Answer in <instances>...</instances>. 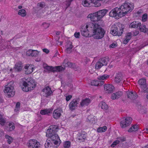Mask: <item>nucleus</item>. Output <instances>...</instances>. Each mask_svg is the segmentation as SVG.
<instances>
[{
    "instance_id": "f257e3e1",
    "label": "nucleus",
    "mask_w": 148,
    "mask_h": 148,
    "mask_svg": "<svg viewBox=\"0 0 148 148\" xmlns=\"http://www.w3.org/2000/svg\"><path fill=\"white\" fill-rule=\"evenodd\" d=\"M89 26V29L91 32V35L94 38L98 39H101L104 36L105 32L101 27L103 26L102 24H90Z\"/></svg>"
},
{
    "instance_id": "f03ea898",
    "label": "nucleus",
    "mask_w": 148,
    "mask_h": 148,
    "mask_svg": "<svg viewBox=\"0 0 148 148\" xmlns=\"http://www.w3.org/2000/svg\"><path fill=\"white\" fill-rule=\"evenodd\" d=\"M58 127L57 125H51L49 127L46 132V136L47 137H50V139L52 140L55 144L58 143V140H59L60 142L61 141L59 137L56 133L58 131Z\"/></svg>"
},
{
    "instance_id": "7ed1b4c3",
    "label": "nucleus",
    "mask_w": 148,
    "mask_h": 148,
    "mask_svg": "<svg viewBox=\"0 0 148 148\" xmlns=\"http://www.w3.org/2000/svg\"><path fill=\"white\" fill-rule=\"evenodd\" d=\"M36 83L32 78H29L23 83L22 90L25 92H28L32 90L36 86Z\"/></svg>"
},
{
    "instance_id": "20e7f679",
    "label": "nucleus",
    "mask_w": 148,
    "mask_h": 148,
    "mask_svg": "<svg viewBox=\"0 0 148 148\" xmlns=\"http://www.w3.org/2000/svg\"><path fill=\"white\" fill-rule=\"evenodd\" d=\"M134 7V5L133 3L126 2L121 5L119 9L122 15H123V16L127 14L128 12H131L133 9Z\"/></svg>"
},
{
    "instance_id": "39448f33",
    "label": "nucleus",
    "mask_w": 148,
    "mask_h": 148,
    "mask_svg": "<svg viewBox=\"0 0 148 148\" xmlns=\"http://www.w3.org/2000/svg\"><path fill=\"white\" fill-rule=\"evenodd\" d=\"M124 26L121 24H114L111 28V33L114 36H121L123 32Z\"/></svg>"
},
{
    "instance_id": "423d86ee",
    "label": "nucleus",
    "mask_w": 148,
    "mask_h": 148,
    "mask_svg": "<svg viewBox=\"0 0 148 148\" xmlns=\"http://www.w3.org/2000/svg\"><path fill=\"white\" fill-rule=\"evenodd\" d=\"M110 16L114 17L116 19H118L119 17H123L119 8H114L109 12Z\"/></svg>"
},
{
    "instance_id": "0eeeda50",
    "label": "nucleus",
    "mask_w": 148,
    "mask_h": 148,
    "mask_svg": "<svg viewBox=\"0 0 148 148\" xmlns=\"http://www.w3.org/2000/svg\"><path fill=\"white\" fill-rule=\"evenodd\" d=\"M87 17L88 18H90V20L93 22V23H90L92 24H101L100 22L102 21L99 18V16L96 12L89 14L88 15Z\"/></svg>"
},
{
    "instance_id": "6e6552de",
    "label": "nucleus",
    "mask_w": 148,
    "mask_h": 148,
    "mask_svg": "<svg viewBox=\"0 0 148 148\" xmlns=\"http://www.w3.org/2000/svg\"><path fill=\"white\" fill-rule=\"evenodd\" d=\"M108 57L107 56L103 57L99 59L95 64V67L96 69H100L103 66H106L107 64Z\"/></svg>"
},
{
    "instance_id": "1a4fd4ad",
    "label": "nucleus",
    "mask_w": 148,
    "mask_h": 148,
    "mask_svg": "<svg viewBox=\"0 0 148 148\" xmlns=\"http://www.w3.org/2000/svg\"><path fill=\"white\" fill-rule=\"evenodd\" d=\"M5 89L4 90V92L6 93V95L8 97H13L15 94V91L14 90V87L12 86H8L6 85Z\"/></svg>"
},
{
    "instance_id": "9d476101",
    "label": "nucleus",
    "mask_w": 148,
    "mask_h": 148,
    "mask_svg": "<svg viewBox=\"0 0 148 148\" xmlns=\"http://www.w3.org/2000/svg\"><path fill=\"white\" fill-rule=\"evenodd\" d=\"M54 141H53L52 139H51V140H50L47 139L45 145V148H57L60 143L61 141L60 142L59 140H58V144H55L53 142Z\"/></svg>"
},
{
    "instance_id": "9b49d317",
    "label": "nucleus",
    "mask_w": 148,
    "mask_h": 148,
    "mask_svg": "<svg viewBox=\"0 0 148 148\" xmlns=\"http://www.w3.org/2000/svg\"><path fill=\"white\" fill-rule=\"evenodd\" d=\"M91 23H88L86 26V28L87 29V30L85 29L82 28L81 30V34L86 37H90L92 36V34L91 35V32L89 29V26L90 25Z\"/></svg>"
},
{
    "instance_id": "f8f14e48",
    "label": "nucleus",
    "mask_w": 148,
    "mask_h": 148,
    "mask_svg": "<svg viewBox=\"0 0 148 148\" xmlns=\"http://www.w3.org/2000/svg\"><path fill=\"white\" fill-rule=\"evenodd\" d=\"M132 118L130 117H127L125 119L122 120L120 122V125L122 128H125L129 126L131 123Z\"/></svg>"
},
{
    "instance_id": "ddd939ff",
    "label": "nucleus",
    "mask_w": 148,
    "mask_h": 148,
    "mask_svg": "<svg viewBox=\"0 0 148 148\" xmlns=\"http://www.w3.org/2000/svg\"><path fill=\"white\" fill-rule=\"evenodd\" d=\"M27 145L29 148H39L40 147L39 143L35 139L30 140L27 142Z\"/></svg>"
},
{
    "instance_id": "4468645a",
    "label": "nucleus",
    "mask_w": 148,
    "mask_h": 148,
    "mask_svg": "<svg viewBox=\"0 0 148 148\" xmlns=\"http://www.w3.org/2000/svg\"><path fill=\"white\" fill-rule=\"evenodd\" d=\"M79 99H74L69 103V109L72 111L75 110L77 107Z\"/></svg>"
},
{
    "instance_id": "2eb2a0df",
    "label": "nucleus",
    "mask_w": 148,
    "mask_h": 148,
    "mask_svg": "<svg viewBox=\"0 0 148 148\" xmlns=\"http://www.w3.org/2000/svg\"><path fill=\"white\" fill-rule=\"evenodd\" d=\"M62 112L61 108H58L54 110L53 113V116L54 118L58 119L61 115V113Z\"/></svg>"
},
{
    "instance_id": "dca6fc26",
    "label": "nucleus",
    "mask_w": 148,
    "mask_h": 148,
    "mask_svg": "<svg viewBox=\"0 0 148 148\" xmlns=\"http://www.w3.org/2000/svg\"><path fill=\"white\" fill-rule=\"evenodd\" d=\"M77 141L78 140L80 142L84 141L86 139V135L83 133H79L78 134Z\"/></svg>"
},
{
    "instance_id": "f3484780",
    "label": "nucleus",
    "mask_w": 148,
    "mask_h": 148,
    "mask_svg": "<svg viewBox=\"0 0 148 148\" xmlns=\"http://www.w3.org/2000/svg\"><path fill=\"white\" fill-rule=\"evenodd\" d=\"M123 92L121 91H119L115 93H113L111 95V99L113 100L117 99L123 95Z\"/></svg>"
},
{
    "instance_id": "a211bd4d",
    "label": "nucleus",
    "mask_w": 148,
    "mask_h": 148,
    "mask_svg": "<svg viewBox=\"0 0 148 148\" xmlns=\"http://www.w3.org/2000/svg\"><path fill=\"white\" fill-rule=\"evenodd\" d=\"M108 10L106 9H103L96 12L99 18L101 19L108 12Z\"/></svg>"
},
{
    "instance_id": "6ab92c4d",
    "label": "nucleus",
    "mask_w": 148,
    "mask_h": 148,
    "mask_svg": "<svg viewBox=\"0 0 148 148\" xmlns=\"http://www.w3.org/2000/svg\"><path fill=\"white\" fill-rule=\"evenodd\" d=\"M123 80L122 73L119 72L116 73L115 78V82L116 83H121L123 81Z\"/></svg>"
},
{
    "instance_id": "aec40b11",
    "label": "nucleus",
    "mask_w": 148,
    "mask_h": 148,
    "mask_svg": "<svg viewBox=\"0 0 148 148\" xmlns=\"http://www.w3.org/2000/svg\"><path fill=\"white\" fill-rule=\"evenodd\" d=\"M104 90L108 93H111L112 92L114 87L112 85L105 84L104 85Z\"/></svg>"
},
{
    "instance_id": "412c9836",
    "label": "nucleus",
    "mask_w": 148,
    "mask_h": 148,
    "mask_svg": "<svg viewBox=\"0 0 148 148\" xmlns=\"http://www.w3.org/2000/svg\"><path fill=\"white\" fill-rule=\"evenodd\" d=\"M42 92L45 93V96L46 97L50 96L52 93V92L51 88L49 86H47L42 89Z\"/></svg>"
},
{
    "instance_id": "4be33fe9",
    "label": "nucleus",
    "mask_w": 148,
    "mask_h": 148,
    "mask_svg": "<svg viewBox=\"0 0 148 148\" xmlns=\"http://www.w3.org/2000/svg\"><path fill=\"white\" fill-rule=\"evenodd\" d=\"M38 52L37 50H32L31 49H29L26 52V55L28 56H36L38 55Z\"/></svg>"
},
{
    "instance_id": "5701e85b",
    "label": "nucleus",
    "mask_w": 148,
    "mask_h": 148,
    "mask_svg": "<svg viewBox=\"0 0 148 148\" xmlns=\"http://www.w3.org/2000/svg\"><path fill=\"white\" fill-rule=\"evenodd\" d=\"M128 97L130 99L134 100L136 99L138 97V95L135 92L132 91L129 92L127 93Z\"/></svg>"
},
{
    "instance_id": "b1692460",
    "label": "nucleus",
    "mask_w": 148,
    "mask_h": 148,
    "mask_svg": "<svg viewBox=\"0 0 148 148\" xmlns=\"http://www.w3.org/2000/svg\"><path fill=\"white\" fill-rule=\"evenodd\" d=\"M66 51L67 53H70L71 51V49L73 47L72 45V42L70 41H68L67 42V44L66 46Z\"/></svg>"
},
{
    "instance_id": "393cba45",
    "label": "nucleus",
    "mask_w": 148,
    "mask_h": 148,
    "mask_svg": "<svg viewBox=\"0 0 148 148\" xmlns=\"http://www.w3.org/2000/svg\"><path fill=\"white\" fill-rule=\"evenodd\" d=\"M141 23L138 21H134L131 23L129 27L132 28H137L138 27H140L141 26Z\"/></svg>"
},
{
    "instance_id": "a878e982",
    "label": "nucleus",
    "mask_w": 148,
    "mask_h": 148,
    "mask_svg": "<svg viewBox=\"0 0 148 148\" xmlns=\"http://www.w3.org/2000/svg\"><path fill=\"white\" fill-rule=\"evenodd\" d=\"M52 110L51 109H45L41 110L40 113L42 115L47 114L49 115L52 113Z\"/></svg>"
},
{
    "instance_id": "bb28decb",
    "label": "nucleus",
    "mask_w": 148,
    "mask_h": 148,
    "mask_svg": "<svg viewBox=\"0 0 148 148\" xmlns=\"http://www.w3.org/2000/svg\"><path fill=\"white\" fill-rule=\"evenodd\" d=\"M96 117L92 115L88 116L87 118V121L90 123H95L96 121Z\"/></svg>"
},
{
    "instance_id": "cd10ccee",
    "label": "nucleus",
    "mask_w": 148,
    "mask_h": 148,
    "mask_svg": "<svg viewBox=\"0 0 148 148\" xmlns=\"http://www.w3.org/2000/svg\"><path fill=\"white\" fill-rule=\"evenodd\" d=\"M138 83L140 86L141 88H145L147 87L146 84V80L145 79H139L138 81Z\"/></svg>"
},
{
    "instance_id": "c85d7f7f",
    "label": "nucleus",
    "mask_w": 148,
    "mask_h": 148,
    "mask_svg": "<svg viewBox=\"0 0 148 148\" xmlns=\"http://www.w3.org/2000/svg\"><path fill=\"white\" fill-rule=\"evenodd\" d=\"M90 101H91L90 99L86 98L82 100L80 103V105L82 106H88L90 103Z\"/></svg>"
},
{
    "instance_id": "c756f323",
    "label": "nucleus",
    "mask_w": 148,
    "mask_h": 148,
    "mask_svg": "<svg viewBox=\"0 0 148 148\" xmlns=\"http://www.w3.org/2000/svg\"><path fill=\"white\" fill-rule=\"evenodd\" d=\"M22 67V64L21 62H20L16 63L14 69L16 71L19 72L21 70Z\"/></svg>"
},
{
    "instance_id": "7c9ffc66",
    "label": "nucleus",
    "mask_w": 148,
    "mask_h": 148,
    "mask_svg": "<svg viewBox=\"0 0 148 148\" xmlns=\"http://www.w3.org/2000/svg\"><path fill=\"white\" fill-rule=\"evenodd\" d=\"M91 3V0H83L82 4L84 6L88 7L90 6Z\"/></svg>"
},
{
    "instance_id": "2f4dec72",
    "label": "nucleus",
    "mask_w": 148,
    "mask_h": 148,
    "mask_svg": "<svg viewBox=\"0 0 148 148\" xmlns=\"http://www.w3.org/2000/svg\"><path fill=\"white\" fill-rule=\"evenodd\" d=\"M138 125H134L131 127L128 130L129 132H136L138 130Z\"/></svg>"
},
{
    "instance_id": "473e14b6",
    "label": "nucleus",
    "mask_w": 148,
    "mask_h": 148,
    "mask_svg": "<svg viewBox=\"0 0 148 148\" xmlns=\"http://www.w3.org/2000/svg\"><path fill=\"white\" fill-rule=\"evenodd\" d=\"M132 35V34L131 32L127 33L125 36L126 38L124 41L125 44H126L128 42L131 38Z\"/></svg>"
},
{
    "instance_id": "72a5a7b5",
    "label": "nucleus",
    "mask_w": 148,
    "mask_h": 148,
    "mask_svg": "<svg viewBox=\"0 0 148 148\" xmlns=\"http://www.w3.org/2000/svg\"><path fill=\"white\" fill-rule=\"evenodd\" d=\"M99 106L101 107L102 109L106 110L108 109V107L106 103L104 102H101L99 104Z\"/></svg>"
},
{
    "instance_id": "f704fd0d",
    "label": "nucleus",
    "mask_w": 148,
    "mask_h": 148,
    "mask_svg": "<svg viewBox=\"0 0 148 148\" xmlns=\"http://www.w3.org/2000/svg\"><path fill=\"white\" fill-rule=\"evenodd\" d=\"M65 67H62V66H56L54 67L53 72H60L64 70L65 69Z\"/></svg>"
},
{
    "instance_id": "c9c22d12",
    "label": "nucleus",
    "mask_w": 148,
    "mask_h": 148,
    "mask_svg": "<svg viewBox=\"0 0 148 148\" xmlns=\"http://www.w3.org/2000/svg\"><path fill=\"white\" fill-rule=\"evenodd\" d=\"M139 30L141 32L145 33H147L148 31V29L146 28V26L144 25H142L141 27H139Z\"/></svg>"
},
{
    "instance_id": "e433bc0d",
    "label": "nucleus",
    "mask_w": 148,
    "mask_h": 148,
    "mask_svg": "<svg viewBox=\"0 0 148 148\" xmlns=\"http://www.w3.org/2000/svg\"><path fill=\"white\" fill-rule=\"evenodd\" d=\"M5 138L7 139V142L9 144H10L13 141V138L11 136H9L8 135H6L5 136Z\"/></svg>"
},
{
    "instance_id": "4c0bfd02",
    "label": "nucleus",
    "mask_w": 148,
    "mask_h": 148,
    "mask_svg": "<svg viewBox=\"0 0 148 148\" xmlns=\"http://www.w3.org/2000/svg\"><path fill=\"white\" fill-rule=\"evenodd\" d=\"M18 14L19 15H21L22 17H24L26 15V11L24 9L20 10L18 12Z\"/></svg>"
},
{
    "instance_id": "58836bf2",
    "label": "nucleus",
    "mask_w": 148,
    "mask_h": 148,
    "mask_svg": "<svg viewBox=\"0 0 148 148\" xmlns=\"http://www.w3.org/2000/svg\"><path fill=\"white\" fill-rule=\"evenodd\" d=\"M92 3H93L95 7H98L101 5V3L99 2L100 1L99 0H91Z\"/></svg>"
},
{
    "instance_id": "ea45409f",
    "label": "nucleus",
    "mask_w": 148,
    "mask_h": 148,
    "mask_svg": "<svg viewBox=\"0 0 148 148\" xmlns=\"http://www.w3.org/2000/svg\"><path fill=\"white\" fill-rule=\"evenodd\" d=\"M107 129V127L106 126H104L103 127L98 128L97 130V131L98 132H105Z\"/></svg>"
},
{
    "instance_id": "a19ab883",
    "label": "nucleus",
    "mask_w": 148,
    "mask_h": 148,
    "mask_svg": "<svg viewBox=\"0 0 148 148\" xmlns=\"http://www.w3.org/2000/svg\"><path fill=\"white\" fill-rule=\"evenodd\" d=\"M109 77V75H104L101 76H99L98 77V79L102 80L104 79H107Z\"/></svg>"
},
{
    "instance_id": "79ce46f5",
    "label": "nucleus",
    "mask_w": 148,
    "mask_h": 148,
    "mask_svg": "<svg viewBox=\"0 0 148 148\" xmlns=\"http://www.w3.org/2000/svg\"><path fill=\"white\" fill-rule=\"evenodd\" d=\"M8 127L10 129V131H12L14 130L15 128L14 123L12 122L8 124Z\"/></svg>"
},
{
    "instance_id": "37998d69",
    "label": "nucleus",
    "mask_w": 148,
    "mask_h": 148,
    "mask_svg": "<svg viewBox=\"0 0 148 148\" xmlns=\"http://www.w3.org/2000/svg\"><path fill=\"white\" fill-rule=\"evenodd\" d=\"M33 68H30L25 71V73L27 75L31 73L33 71Z\"/></svg>"
},
{
    "instance_id": "c03bdc74",
    "label": "nucleus",
    "mask_w": 148,
    "mask_h": 148,
    "mask_svg": "<svg viewBox=\"0 0 148 148\" xmlns=\"http://www.w3.org/2000/svg\"><path fill=\"white\" fill-rule=\"evenodd\" d=\"M91 85L92 86H99V81L95 80L92 81L91 82Z\"/></svg>"
},
{
    "instance_id": "a18cd8bd",
    "label": "nucleus",
    "mask_w": 148,
    "mask_h": 148,
    "mask_svg": "<svg viewBox=\"0 0 148 148\" xmlns=\"http://www.w3.org/2000/svg\"><path fill=\"white\" fill-rule=\"evenodd\" d=\"M71 143L70 141H66L64 144V147L65 148H68L70 146Z\"/></svg>"
},
{
    "instance_id": "49530a36",
    "label": "nucleus",
    "mask_w": 148,
    "mask_h": 148,
    "mask_svg": "<svg viewBox=\"0 0 148 148\" xmlns=\"http://www.w3.org/2000/svg\"><path fill=\"white\" fill-rule=\"evenodd\" d=\"M44 68L46 69L49 71H51L53 72V70H54V67L52 66H47Z\"/></svg>"
},
{
    "instance_id": "de8ad7c7",
    "label": "nucleus",
    "mask_w": 148,
    "mask_h": 148,
    "mask_svg": "<svg viewBox=\"0 0 148 148\" xmlns=\"http://www.w3.org/2000/svg\"><path fill=\"white\" fill-rule=\"evenodd\" d=\"M20 105V102H18L16 103V105L15 109L14 110L15 112H17L19 110Z\"/></svg>"
},
{
    "instance_id": "09e8293b",
    "label": "nucleus",
    "mask_w": 148,
    "mask_h": 148,
    "mask_svg": "<svg viewBox=\"0 0 148 148\" xmlns=\"http://www.w3.org/2000/svg\"><path fill=\"white\" fill-rule=\"evenodd\" d=\"M119 142L120 141L119 140H116L112 144L111 146L112 147H114L116 145L119 143Z\"/></svg>"
},
{
    "instance_id": "8fccbe9b",
    "label": "nucleus",
    "mask_w": 148,
    "mask_h": 148,
    "mask_svg": "<svg viewBox=\"0 0 148 148\" xmlns=\"http://www.w3.org/2000/svg\"><path fill=\"white\" fill-rule=\"evenodd\" d=\"M147 14H143L142 17V20L143 21H145L147 19Z\"/></svg>"
},
{
    "instance_id": "3c124183",
    "label": "nucleus",
    "mask_w": 148,
    "mask_h": 148,
    "mask_svg": "<svg viewBox=\"0 0 148 148\" xmlns=\"http://www.w3.org/2000/svg\"><path fill=\"white\" fill-rule=\"evenodd\" d=\"M6 120L4 118H2L0 120V124L2 125L3 126L4 125L5 123Z\"/></svg>"
},
{
    "instance_id": "603ef678",
    "label": "nucleus",
    "mask_w": 148,
    "mask_h": 148,
    "mask_svg": "<svg viewBox=\"0 0 148 148\" xmlns=\"http://www.w3.org/2000/svg\"><path fill=\"white\" fill-rule=\"evenodd\" d=\"M118 139L121 142L125 141L126 140V138L124 137H119L118 138Z\"/></svg>"
},
{
    "instance_id": "864d4df0",
    "label": "nucleus",
    "mask_w": 148,
    "mask_h": 148,
    "mask_svg": "<svg viewBox=\"0 0 148 148\" xmlns=\"http://www.w3.org/2000/svg\"><path fill=\"white\" fill-rule=\"evenodd\" d=\"M74 35L76 38H79L80 36V33L79 32H75L74 34Z\"/></svg>"
},
{
    "instance_id": "5fc2aeb1",
    "label": "nucleus",
    "mask_w": 148,
    "mask_h": 148,
    "mask_svg": "<svg viewBox=\"0 0 148 148\" xmlns=\"http://www.w3.org/2000/svg\"><path fill=\"white\" fill-rule=\"evenodd\" d=\"M72 97V96L69 95L66 97V99L67 101H69Z\"/></svg>"
},
{
    "instance_id": "6e6d98bb",
    "label": "nucleus",
    "mask_w": 148,
    "mask_h": 148,
    "mask_svg": "<svg viewBox=\"0 0 148 148\" xmlns=\"http://www.w3.org/2000/svg\"><path fill=\"white\" fill-rule=\"evenodd\" d=\"M117 46V44L114 43H113L111 45H110V48H114L116 47Z\"/></svg>"
},
{
    "instance_id": "4d7b16f0",
    "label": "nucleus",
    "mask_w": 148,
    "mask_h": 148,
    "mask_svg": "<svg viewBox=\"0 0 148 148\" xmlns=\"http://www.w3.org/2000/svg\"><path fill=\"white\" fill-rule=\"evenodd\" d=\"M42 25L45 28H48L49 26V24L45 23H42Z\"/></svg>"
},
{
    "instance_id": "13d9d810",
    "label": "nucleus",
    "mask_w": 148,
    "mask_h": 148,
    "mask_svg": "<svg viewBox=\"0 0 148 148\" xmlns=\"http://www.w3.org/2000/svg\"><path fill=\"white\" fill-rule=\"evenodd\" d=\"M139 111L140 113H145V111L143 108H139Z\"/></svg>"
},
{
    "instance_id": "bf43d9fd",
    "label": "nucleus",
    "mask_w": 148,
    "mask_h": 148,
    "mask_svg": "<svg viewBox=\"0 0 148 148\" xmlns=\"http://www.w3.org/2000/svg\"><path fill=\"white\" fill-rule=\"evenodd\" d=\"M147 45H148L146 44V43H144V44H143L142 45H140L139 46V48H140V49H142V48H143L144 47L146 46Z\"/></svg>"
},
{
    "instance_id": "052dcab7",
    "label": "nucleus",
    "mask_w": 148,
    "mask_h": 148,
    "mask_svg": "<svg viewBox=\"0 0 148 148\" xmlns=\"http://www.w3.org/2000/svg\"><path fill=\"white\" fill-rule=\"evenodd\" d=\"M42 50L44 52L46 53H48L49 52V50L47 49H44Z\"/></svg>"
},
{
    "instance_id": "680f3d73",
    "label": "nucleus",
    "mask_w": 148,
    "mask_h": 148,
    "mask_svg": "<svg viewBox=\"0 0 148 148\" xmlns=\"http://www.w3.org/2000/svg\"><path fill=\"white\" fill-rule=\"evenodd\" d=\"M139 34V32L138 31H136L133 32V36H137Z\"/></svg>"
},
{
    "instance_id": "e2e57ef3",
    "label": "nucleus",
    "mask_w": 148,
    "mask_h": 148,
    "mask_svg": "<svg viewBox=\"0 0 148 148\" xmlns=\"http://www.w3.org/2000/svg\"><path fill=\"white\" fill-rule=\"evenodd\" d=\"M104 83V82L103 81H99V86H100L103 85Z\"/></svg>"
},
{
    "instance_id": "0e129e2a",
    "label": "nucleus",
    "mask_w": 148,
    "mask_h": 148,
    "mask_svg": "<svg viewBox=\"0 0 148 148\" xmlns=\"http://www.w3.org/2000/svg\"><path fill=\"white\" fill-rule=\"evenodd\" d=\"M31 66H29V64H27L25 66V69H26V70L30 68H31Z\"/></svg>"
},
{
    "instance_id": "69168bd1",
    "label": "nucleus",
    "mask_w": 148,
    "mask_h": 148,
    "mask_svg": "<svg viewBox=\"0 0 148 148\" xmlns=\"http://www.w3.org/2000/svg\"><path fill=\"white\" fill-rule=\"evenodd\" d=\"M143 89L145 92H148V87H147V86L145 88H143Z\"/></svg>"
},
{
    "instance_id": "338daca9",
    "label": "nucleus",
    "mask_w": 148,
    "mask_h": 148,
    "mask_svg": "<svg viewBox=\"0 0 148 148\" xmlns=\"http://www.w3.org/2000/svg\"><path fill=\"white\" fill-rule=\"evenodd\" d=\"M89 59L87 57H86L85 59V62L86 63V64L89 61Z\"/></svg>"
},
{
    "instance_id": "774afa93",
    "label": "nucleus",
    "mask_w": 148,
    "mask_h": 148,
    "mask_svg": "<svg viewBox=\"0 0 148 148\" xmlns=\"http://www.w3.org/2000/svg\"><path fill=\"white\" fill-rule=\"evenodd\" d=\"M39 6L41 7H43L44 6V4L42 3H39Z\"/></svg>"
}]
</instances>
